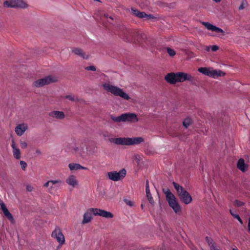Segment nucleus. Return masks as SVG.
<instances>
[{
  "mask_svg": "<svg viewBox=\"0 0 250 250\" xmlns=\"http://www.w3.org/2000/svg\"><path fill=\"white\" fill-rule=\"evenodd\" d=\"M163 191L165 193L167 201L168 203H175L176 199L174 195L167 188H163Z\"/></svg>",
  "mask_w": 250,
  "mask_h": 250,
  "instance_id": "obj_16",
  "label": "nucleus"
},
{
  "mask_svg": "<svg viewBox=\"0 0 250 250\" xmlns=\"http://www.w3.org/2000/svg\"><path fill=\"white\" fill-rule=\"evenodd\" d=\"M68 167L71 171L78 170L80 169H87V168L81 166L77 163H70L68 165Z\"/></svg>",
  "mask_w": 250,
  "mask_h": 250,
  "instance_id": "obj_21",
  "label": "nucleus"
},
{
  "mask_svg": "<svg viewBox=\"0 0 250 250\" xmlns=\"http://www.w3.org/2000/svg\"><path fill=\"white\" fill-rule=\"evenodd\" d=\"M20 144L21 147L22 149H25L27 147V143L25 141H24L22 140H20Z\"/></svg>",
  "mask_w": 250,
  "mask_h": 250,
  "instance_id": "obj_35",
  "label": "nucleus"
},
{
  "mask_svg": "<svg viewBox=\"0 0 250 250\" xmlns=\"http://www.w3.org/2000/svg\"><path fill=\"white\" fill-rule=\"evenodd\" d=\"M176 73L177 82H184L185 81H192L193 77L190 74L184 72H177Z\"/></svg>",
  "mask_w": 250,
  "mask_h": 250,
  "instance_id": "obj_11",
  "label": "nucleus"
},
{
  "mask_svg": "<svg viewBox=\"0 0 250 250\" xmlns=\"http://www.w3.org/2000/svg\"><path fill=\"white\" fill-rule=\"evenodd\" d=\"M205 49H206L207 51H209V50H210V47H209V46H206V47Z\"/></svg>",
  "mask_w": 250,
  "mask_h": 250,
  "instance_id": "obj_50",
  "label": "nucleus"
},
{
  "mask_svg": "<svg viewBox=\"0 0 250 250\" xmlns=\"http://www.w3.org/2000/svg\"><path fill=\"white\" fill-rule=\"evenodd\" d=\"M230 211V213L231 214V215L235 218H236V219H237L238 220V221L242 224H243V222H242V220H241V219L240 218V217H239V215L237 214L235 211L232 210V209H230L229 210Z\"/></svg>",
  "mask_w": 250,
  "mask_h": 250,
  "instance_id": "obj_30",
  "label": "nucleus"
},
{
  "mask_svg": "<svg viewBox=\"0 0 250 250\" xmlns=\"http://www.w3.org/2000/svg\"><path fill=\"white\" fill-rule=\"evenodd\" d=\"M166 81L170 84H175L177 83L176 73H170L166 75Z\"/></svg>",
  "mask_w": 250,
  "mask_h": 250,
  "instance_id": "obj_18",
  "label": "nucleus"
},
{
  "mask_svg": "<svg viewBox=\"0 0 250 250\" xmlns=\"http://www.w3.org/2000/svg\"><path fill=\"white\" fill-rule=\"evenodd\" d=\"M202 24L204 25L208 30L216 33V35L217 36L225 35V32L221 28L217 27L209 22L203 21L202 22Z\"/></svg>",
  "mask_w": 250,
  "mask_h": 250,
  "instance_id": "obj_10",
  "label": "nucleus"
},
{
  "mask_svg": "<svg viewBox=\"0 0 250 250\" xmlns=\"http://www.w3.org/2000/svg\"><path fill=\"white\" fill-rule=\"evenodd\" d=\"M102 87L106 92L110 93L115 96L120 97L124 100L127 101L131 99V97L123 89L112 84L109 82H105L103 83Z\"/></svg>",
  "mask_w": 250,
  "mask_h": 250,
  "instance_id": "obj_2",
  "label": "nucleus"
},
{
  "mask_svg": "<svg viewBox=\"0 0 250 250\" xmlns=\"http://www.w3.org/2000/svg\"><path fill=\"white\" fill-rule=\"evenodd\" d=\"M211 68L210 67H200L198 69V71L210 77Z\"/></svg>",
  "mask_w": 250,
  "mask_h": 250,
  "instance_id": "obj_24",
  "label": "nucleus"
},
{
  "mask_svg": "<svg viewBox=\"0 0 250 250\" xmlns=\"http://www.w3.org/2000/svg\"><path fill=\"white\" fill-rule=\"evenodd\" d=\"M72 53L74 54L80 56L83 59L88 60L89 58V55L85 54V53L81 48H75L72 49Z\"/></svg>",
  "mask_w": 250,
  "mask_h": 250,
  "instance_id": "obj_17",
  "label": "nucleus"
},
{
  "mask_svg": "<svg viewBox=\"0 0 250 250\" xmlns=\"http://www.w3.org/2000/svg\"><path fill=\"white\" fill-rule=\"evenodd\" d=\"M1 209L2 210L4 215L11 222H14V218L13 216L9 211L7 208L5 206V204H1Z\"/></svg>",
  "mask_w": 250,
  "mask_h": 250,
  "instance_id": "obj_20",
  "label": "nucleus"
},
{
  "mask_svg": "<svg viewBox=\"0 0 250 250\" xmlns=\"http://www.w3.org/2000/svg\"><path fill=\"white\" fill-rule=\"evenodd\" d=\"M247 4H248V2H247V0H242L241 5L239 7V9L240 10L243 9L245 7V6L247 5Z\"/></svg>",
  "mask_w": 250,
  "mask_h": 250,
  "instance_id": "obj_36",
  "label": "nucleus"
},
{
  "mask_svg": "<svg viewBox=\"0 0 250 250\" xmlns=\"http://www.w3.org/2000/svg\"><path fill=\"white\" fill-rule=\"evenodd\" d=\"M141 208L142 209L143 208V204H141Z\"/></svg>",
  "mask_w": 250,
  "mask_h": 250,
  "instance_id": "obj_54",
  "label": "nucleus"
},
{
  "mask_svg": "<svg viewBox=\"0 0 250 250\" xmlns=\"http://www.w3.org/2000/svg\"><path fill=\"white\" fill-rule=\"evenodd\" d=\"M131 11L133 15L139 18H145L146 13L144 12H140L137 9L134 8H131Z\"/></svg>",
  "mask_w": 250,
  "mask_h": 250,
  "instance_id": "obj_25",
  "label": "nucleus"
},
{
  "mask_svg": "<svg viewBox=\"0 0 250 250\" xmlns=\"http://www.w3.org/2000/svg\"><path fill=\"white\" fill-rule=\"evenodd\" d=\"M213 0L216 2H219L221 1V0Z\"/></svg>",
  "mask_w": 250,
  "mask_h": 250,
  "instance_id": "obj_52",
  "label": "nucleus"
},
{
  "mask_svg": "<svg viewBox=\"0 0 250 250\" xmlns=\"http://www.w3.org/2000/svg\"><path fill=\"white\" fill-rule=\"evenodd\" d=\"M3 6L7 8H15L14 0H8L4 1Z\"/></svg>",
  "mask_w": 250,
  "mask_h": 250,
  "instance_id": "obj_27",
  "label": "nucleus"
},
{
  "mask_svg": "<svg viewBox=\"0 0 250 250\" xmlns=\"http://www.w3.org/2000/svg\"><path fill=\"white\" fill-rule=\"evenodd\" d=\"M64 98L71 101H75L77 100L75 96L72 94L66 95L64 97Z\"/></svg>",
  "mask_w": 250,
  "mask_h": 250,
  "instance_id": "obj_33",
  "label": "nucleus"
},
{
  "mask_svg": "<svg viewBox=\"0 0 250 250\" xmlns=\"http://www.w3.org/2000/svg\"><path fill=\"white\" fill-rule=\"evenodd\" d=\"M146 196L149 203H153L154 202L151 193L146 194Z\"/></svg>",
  "mask_w": 250,
  "mask_h": 250,
  "instance_id": "obj_37",
  "label": "nucleus"
},
{
  "mask_svg": "<svg viewBox=\"0 0 250 250\" xmlns=\"http://www.w3.org/2000/svg\"><path fill=\"white\" fill-rule=\"evenodd\" d=\"M169 205L176 213L179 214L181 213V207L180 204H169Z\"/></svg>",
  "mask_w": 250,
  "mask_h": 250,
  "instance_id": "obj_26",
  "label": "nucleus"
},
{
  "mask_svg": "<svg viewBox=\"0 0 250 250\" xmlns=\"http://www.w3.org/2000/svg\"><path fill=\"white\" fill-rule=\"evenodd\" d=\"M26 187V191L29 192H32L34 190V188L31 185L27 184L25 185Z\"/></svg>",
  "mask_w": 250,
  "mask_h": 250,
  "instance_id": "obj_31",
  "label": "nucleus"
},
{
  "mask_svg": "<svg viewBox=\"0 0 250 250\" xmlns=\"http://www.w3.org/2000/svg\"><path fill=\"white\" fill-rule=\"evenodd\" d=\"M167 50L168 55L171 57H173L176 54L175 51L170 48H167Z\"/></svg>",
  "mask_w": 250,
  "mask_h": 250,
  "instance_id": "obj_34",
  "label": "nucleus"
},
{
  "mask_svg": "<svg viewBox=\"0 0 250 250\" xmlns=\"http://www.w3.org/2000/svg\"><path fill=\"white\" fill-rule=\"evenodd\" d=\"M62 182V181L60 179L55 180H51L44 183L43 186L45 188H47V191L52 194L60 189Z\"/></svg>",
  "mask_w": 250,
  "mask_h": 250,
  "instance_id": "obj_7",
  "label": "nucleus"
},
{
  "mask_svg": "<svg viewBox=\"0 0 250 250\" xmlns=\"http://www.w3.org/2000/svg\"><path fill=\"white\" fill-rule=\"evenodd\" d=\"M86 69L87 70L95 71L96 70V68H95V67L94 66L91 65V66H89L88 67H87L86 68Z\"/></svg>",
  "mask_w": 250,
  "mask_h": 250,
  "instance_id": "obj_43",
  "label": "nucleus"
},
{
  "mask_svg": "<svg viewBox=\"0 0 250 250\" xmlns=\"http://www.w3.org/2000/svg\"><path fill=\"white\" fill-rule=\"evenodd\" d=\"M15 8H26L28 4L24 0H14Z\"/></svg>",
  "mask_w": 250,
  "mask_h": 250,
  "instance_id": "obj_22",
  "label": "nucleus"
},
{
  "mask_svg": "<svg viewBox=\"0 0 250 250\" xmlns=\"http://www.w3.org/2000/svg\"><path fill=\"white\" fill-rule=\"evenodd\" d=\"M172 184L181 200L184 203H190L192 200L189 193L178 184L174 182Z\"/></svg>",
  "mask_w": 250,
  "mask_h": 250,
  "instance_id": "obj_6",
  "label": "nucleus"
},
{
  "mask_svg": "<svg viewBox=\"0 0 250 250\" xmlns=\"http://www.w3.org/2000/svg\"><path fill=\"white\" fill-rule=\"evenodd\" d=\"M11 146L12 148V152L14 157L17 160L20 159L21 158V150L18 147L14 140H12Z\"/></svg>",
  "mask_w": 250,
  "mask_h": 250,
  "instance_id": "obj_13",
  "label": "nucleus"
},
{
  "mask_svg": "<svg viewBox=\"0 0 250 250\" xmlns=\"http://www.w3.org/2000/svg\"><path fill=\"white\" fill-rule=\"evenodd\" d=\"M98 15H99V16L102 18V17H104L106 18H109L110 19V20H113V18L111 16H108V15L107 14H105V13H103L102 12V11H98Z\"/></svg>",
  "mask_w": 250,
  "mask_h": 250,
  "instance_id": "obj_32",
  "label": "nucleus"
},
{
  "mask_svg": "<svg viewBox=\"0 0 250 250\" xmlns=\"http://www.w3.org/2000/svg\"><path fill=\"white\" fill-rule=\"evenodd\" d=\"M36 153L39 154H40L41 153V152L39 149H37V150H36Z\"/></svg>",
  "mask_w": 250,
  "mask_h": 250,
  "instance_id": "obj_51",
  "label": "nucleus"
},
{
  "mask_svg": "<svg viewBox=\"0 0 250 250\" xmlns=\"http://www.w3.org/2000/svg\"><path fill=\"white\" fill-rule=\"evenodd\" d=\"M52 237L55 239L60 246L65 243V237L59 227H56L51 234Z\"/></svg>",
  "mask_w": 250,
  "mask_h": 250,
  "instance_id": "obj_9",
  "label": "nucleus"
},
{
  "mask_svg": "<svg viewBox=\"0 0 250 250\" xmlns=\"http://www.w3.org/2000/svg\"><path fill=\"white\" fill-rule=\"evenodd\" d=\"M232 250H238L237 249L233 248V249H232Z\"/></svg>",
  "mask_w": 250,
  "mask_h": 250,
  "instance_id": "obj_53",
  "label": "nucleus"
},
{
  "mask_svg": "<svg viewBox=\"0 0 250 250\" xmlns=\"http://www.w3.org/2000/svg\"><path fill=\"white\" fill-rule=\"evenodd\" d=\"M92 214L95 216L99 215L106 218H112L113 217V214L110 212L101 209L91 208L84 213L82 224L84 225L90 223L93 218Z\"/></svg>",
  "mask_w": 250,
  "mask_h": 250,
  "instance_id": "obj_1",
  "label": "nucleus"
},
{
  "mask_svg": "<svg viewBox=\"0 0 250 250\" xmlns=\"http://www.w3.org/2000/svg\"><path fill=\"white\" fill-rule=\"evenodd\" d=\"M124 202H125V203L126 204L131 203V202L130 200H128L127 199H125Z\"/></svg>",
  "mask_w": 250,
  "mask_h": 250,
  "instance_id": "obj_47",
  "label": "nucleus"
},
{
  "mask_svg": "<svg viewBox=\"0 0 250 250\" xmlns=\"http://www.w3.org/2000/svg\"><path fill=\"white\" fill-rule=\"evenodd\" d=\"M80 148L77 146L74 147L72 149V152L79 155Z\"/></svg>",
  "mask_w": 250,
  "mask_h": 250,
  "instance_id": "obj_38",
  "label": "nucleus"
},
{
  "mask_svg": "<svg viewBox=\"0 0 250 250\" xmlns=\"http://www.w3.org/2000/svg\"><path fill=\"white\" fill-rule=\"evenodd\" d=\"M148 187H149V182H148V180H147L146 181V188H148Z\"/></svg>",
  "mask_w": 250,
  "mask_h": 250,
  "instance_id": "obj_49",
  "label": "nucleus"
},
{
  "mask_svg": "<svg viewBox=\"0 0 250 250\" xmlns=\"http://www.w3.org/2000/svg\"><path fill=\"white\" fill-rule=\"evenodd\" d=\"M206 240L207 242L208 243L209 246H210V245H211L214 243L213 242V240H212V239H211L210 238H209L208 237H206Z\"/></svg>",
  "mask_w": 250,
  "mask_h": 250,
  "instance_id": "obj_40",
  "label": "nucleus"
},
{
  "mask_svg": "<svg viewBox=\"0 0 250 250\" xmlns=\"http://www.w3.org/2000/svg\"><path fill=\"white\" fill-rule=\"evenodd\" d=\"M129 205L130 206H131L132 204H129Z\"/></svg>",
  "mask_w": 250,
  "mask_h": 250,
  "instance_id": "obj_55",
  "label": "nucleus"
},
{
  "mask_svg": "<svg viewBox=\"0 0 250 250\" xmlns=\"http://www.w3.org/2000/svg\"><path fill=\"white\" fill-rule=\"evenodd\" d=\"M145 18H146V19L149 20V19H154L155 17L152 15H151V14L148 15L146 13V16H145Z\"/></svg>",
  "mask_w": 250,
  "mask_h": 250,
  "instance_id": "obj_42",
  "label": "nucleus"
},
{
  "mask_svg": "<svg viewBox=\"0 0 250 250\" xmlns=\"http://www.w3.org/2000/svg\"><path fill=\"white\" fill-rule=\"evenodd\" d=\"M212 51H216L219 49V47L216 45H212L211 47Z\"/></svg>",
  "mask_w": 250,
  "mask_h": 250,
  "instance_id": "obj_45",
  "label": "nucleus"
},
{
  "mask_svg": "<svg viewBox=\"0 0 250 250\" xmlns=\"http://www.w3.org/2000/svg\"><path fill=\"white\" fill-rule=\"evenodd\" d=\"M248 231H250V217L249 219V222H248Z\"/></svg>",
  "mask_w": 250,
  "mask_h": 250,
  "instance_id": "obj_48",
  "label": "nucleus"
},
{
  "mask_svg": "<svg viewBox=\"0 0 250 250\" xmlns=\"http://www.w3.org/2000/svg\"><path fill=\"white\" fill-rule=\"evenodd\" d=\"M49 115L52 118L59 120H62L65 117L64 113L59 110H53L49 112Z\"/></svg>",
  "mask_w": 250,
  "mask_h": 250,
  "instance_id": "obj_14",
  "label": "nucleus"
},
{
  "mask_svg": "<svg viewBox=\"0 0 250 250\" xmlns=\"http://www.w3.org/2000/svg\"><path fill=\"white\" fill-rule=\"evenodd\" d=\"M87 154V147L85 148L84 146H81L80 148L79 156L82 157H84Z\"/></svg>",
  "mask_w": 250,
  "mask_h": 250,
  "instance_id": "obj_28",
  "label": "nucleus"
},
{
  "mask_svg": "<svg viewBox=\"0 0 250 250\" xmlns=\"http://www.w3.org/2000/svg\"><path fill=\"white\" fill-rule=\"evenodd\" d=\"M65 183L73 188H77L79 186V181L74 175H69L65 179Z\"/></svg>",
  "mask_w": 250,
  "mask_h": 250,
  "instance_id": "obj_12",
  "label": "nucleus"
},
{
  "mask_svg": "<svg viewBox=\"0 0 250 250\" xmlns=\"http://www.w3.org/2000/svg\"><path fill=\"white\" fill-rule=\"evenodd\" d=\"M27 129L28 125L26 124H21L16 126L15 131L18 136H21Z\"/></svg>",
  "mask_w": 250,
  "mask_h": 250,
  "instance_id": "obj_15",
  "label": "nucleus"
},
{
  "mask_svg": "<svg viewBox=\"0 0 250 250\" xmlns=\"http://www.w3.org/2000/svg\"><path fill=\"white\" fill-rule=\"evenodd\" d=\"M20 165L21 166V167L22 168V169L23 170H25L27 166V165L26 164V163L23 161H20Z\"/></svg>",
  "mask_w": 250,
  "mask_h": 250,
  "instance_id": "obj_39",
  "label": "nucleus"
},
{
  "mask_svg": "<svg viewBox=\"0 0 250 250\" xmlns=\"http://www.w3.org/2000/svg\"><path fill=\"white\" fill-rule=\"evenodd\" d=\"M111 119L116 123L129 122L135 123L138 122L139 119L137 115L133 113H125L118 117L111 116Z\"/></svg>",
  "mask_w": 250,
  "mask_h": 250,
  "instance_id": "obj_4",
  "label": "nucleus"
},
{
  "mask_svg": "<svg viewBox=\"0 0 250 250\" xmlns=\"http://www.w3.org/2000/svg\"><path fill=\"white\" fill-rule=\"evenodd\" d=\"M225 75V73L220 70L213 69L211 68L210 77L216 78L218 77H223Z\"/></svg>",
  "mask_w": 250,
  "mask_h": 250,
  "instance_id": "obj_23",
  "label": "nucleus"
},
{
  "mask_svg": "<svg viewBox=\"0 0 250 250\" xmlns=\"http://www.w3.org/2000/svg\"><path fill=\"white\" fill-rule=\"evenodd\" d=\"M58 81V77L55 76L49 75L44 78L37 79L32 83V86L34 88H41L46 85Z\"/></svg>",
  "mask_w": 250,
  "mask_h": 250,
  "instance_id": "obj_5",
  "label": "nucleus"
},
{
  "mask_svg": "<svg viewBox=\"0 0 250 250\" xmlns=\"http://www.w3.org/2000/svg\"><path fill=\"white\" fill-rule=\"evenodd\" d=\"M134 158L136 161V162L138 163L141 160V156L139 155H134Z\"/></svg>",
  "mask_w": 250,
  "mask_h": 250,
  "instance_id": "obj_41",
  "label": "nucleus"
},
{
  "mask_svg": "<svg viewBox=\"0 0 250 250\" xmlns=\"http://www.w3.org/2000/svg\"><path fill=\"white\" fill-rule=\"evenodd\" d=\"M126 174V170L124 168L121 169L119 172L112 171L107 173L108 179L113 181H118L123 179Z\"/></svg>",
  "mask_w": 250,
  "mask_h": 250,
  "instance_id": "obj_8",
  "label": "nucleus"
},
{
  "mask_svg": "<svg viewBox=\"0 0 250 250\" xmlns=\"http://www.w3.org/2000/svg\"><path fill=\"white\" fill-rule=\"evenodd\" d=\"M192 123V120L190 118H187L183 122V125L186 127H188Z\"/></svg>",
  "mask_w": 250,
  "mask_h": 250,
  "instance_id": "obj_29",
  "label": "nucleus"
},
{
  "mask_svg": "<svg viewBox=\"0 0 250 250\" xmlns=\"http://www.w3.org/2000/svg\"><path fill=\"white\" fill-rule=\"evenodd\" d=\"M237 168L242 172H245L247 170L248 166L245 163L243 159H240L237 164Z\"/></svg>",
  "mask_w": 250,
  "mask_h": 250,
  "instance_id": "obj_19",
  "label": "nucleus"
},
{
  "mask_svg": "<svg viewBox=\"0 0 250 250\" xmlns=\"http://www.w3.org/2000/svg\"><path fill=\"white\" fill-rule=\"evenodd\" d=\"M109 141L117 145H137L145 141L144 138L142 137H119V138H110Z\"/></svg>",
  "mask_w": 250,
  "mask_h": 250,
  "instance_id": "obj_3",
  "label": "nucleus"
},
{
  "mask_svg": "<svg viewBox=\"0 0 250 250\" xmlns=\"http://www.w3.org/2000/svg\"><path fill=\"white\" fill-rule=\"evenodd\" d=\"M210 250H219L215 243L213 244L212 245H210Z\"/></svg>",
  "mask_w": 250,
  "mask_h": 250,
  "instance_id": "obj_44",
  "label": "nucleus"
},
{
  "mask_svg": "<svg viewBox=\"0 0 250 250\" xmlns=\"http://www.w3.org/2000/svg\"><path fill=\"white\" fill-rule=\"evenodd\" d=\"M146 194H148V193H150L149 187L146 188Z\"/></svg>",
  "mask_w": 250,
  "mask_h": 250,
  "instance_id": "obj_46",
  "label": "nucleus"
}]
</instances>
